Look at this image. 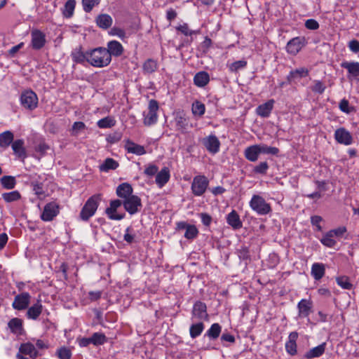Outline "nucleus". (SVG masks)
Returning <instances> with one entry per match:
<instances>
[{"instance_id":"17","label":"nucleus","mask_w":359,"mask_h":359,"mask_svg":"<svg viewBox=\"0 0 359 359\" xmlns=\"http://www.w3.org/2000/svg\"><path fill=\"white\" fill-rule=\"evenodd\" d=\"M203 144L211 154H217L220 147V142L215 135H210L203 140Z\"/></svg>"},{"instance_id":"6","label":"nucleus","mask_w":359,"mask_h":359,"mask_svg":"<svg viewBox=\"0 0 359 359\" xmlns=\"http://www.w3.org/2000/svg\"><path fill=\"white\" fill-rule=\"evenodd\" d=\"M191 320H199L200 322L209 320L207 306L205 303L201 301H196L194 304L191 311Z\"/></svg>"},{"instance_id":"64","label":"nucleus","mask_w":359,"mask_h":359,"mask_svg":"<svg viewBox=\"0 0 359 359\" xmlns=\"http://www.w3.org/2000/svg\"><path fill=\"white\" fill-rule=\"evenodd\" d=\"M348 48L354 53H359V41L353 39L348 42Z\"/></svg>"},{"instance_id":"7","label":"nucleus","mask_w":359,"mask_h":359,"mask_svg":"<svg viewBox=\"0 0 359 359\" xmlns=\"http://www.w3.org/2000/svg\"><path fill=\"white\" fill-rule=\"evenodd\" d=\"M20 103L25 109L29 110L34 109L36 108L38 104V97L36 94L31 90L22 92L20 95Z\"/></svg>"},{"instance_id":"19","label":"nucleus","mask_w":359,"mask_h":359,"mask_svg":"<svg viewBox=\"0 0 359 359\" xmlns=\"http://www.w3.org/2000/svg\"><path fill=\"white\" fill-rule=\"evenodd\" d=\"M313 307V303L310 299H302L297 304L298 316L299 318L308 317Z\"/></svg>"},{"instance_id":"38","label":"nucleus","mask_w":359,"mask_h":359,"mask_svg":"<svg viewBox=\"0 0 359 359\" xmlns=\"http://www.w3.org/2000/svg\"><path fill=\"white\" fill-rule=\"evenodd\" d=\"M309 75V70L305 67H301L292 70L287 76L289 82H291L296 78H303Z\"/></svg>"},{"instance_id":"47","label":"nucleus","mask_w":359,"mask_h":359,"mask_svg":"<svg viewBox=\"0 0 359 359\" xmlns=\"http://www.w3.org/2000/svg\"><path fill=\"white\" fill-rule=\"evenodd\" d=\"M2 198L6 202V203H12L17 201L20 199L21 195L20 192L17 190L13 191L8 193H4L2 194Z\"/></svg>"},{"instance_id":"18","label":"nucleus","mask_w":359,"mask_h":359,"mask_svg":"<svg viewBox=\"0 0 359 359\" xmlns=\"http://www.w3.org/2000/svg\"><path fill=\"white\" fill-rule=\"evenodd\" d=\"M124 149L128 153L137 156H142L147 153L144 146L136 144L130 139L125 140Z\"/></svg>"},{"instance_id":"1","label":"nucleus","mask_w":359,"mask_h":359,"mask_svg":"<svg viewBox=\"0 0 359 359\" xmlns=\"http://www.w3.org/2000/svg\"><path fill=\"white\" fill-rule=\"evenodd\" d=\"M88 62L95 67H104L111 62L110 54L106 48L99 47L88 50Z\"/></svg>"},{"instance_id":"5","label":"nucleus","mask_w":359,"mask_h":359,"mask_svg":"<svg viewBox=\"0 0 359 359\" xmlns=\"http://www.w3.org/2000/svg\"><path fill=\"white\" fill-rule=\"evenodd\" d=\"M158 103L155 100H151L149 102L148 111L144 112L143 123L147 126L155 124L158 121L157 111L158 110Z\"/></svg>"},{"instance_id":"21","label":"nucleus","mask_w":359,"mask_h":359,"mask_svg":"<svg viewBox=\"0 0 359 359\" xmlns=\"http://www.w3.org/2000/svg\"><path fill=\"white\" fill-rule=\"evenodd\" d=\"M275 103V100L271 99L267 102L259 105L256 109V113L262 118H267L270 116Z\"/></svg>"},{"instance_id":"8","label":"nucleus","mask_w":359,"mask_h":359,"mask_svg":"<svg viewBox=\"0 0 359 359\" xmlns=\"http://www.w3.org/2000/svg\"><path fill=\"white\" fill-rule=\"evenodd\" d=\"M176 230H184V237L190 241L196 238L199 233V231L195 225L188 224L184 221L178 222L176 223Z\"/></svg>"},{"instance_id":"26","label":"nucleus","mask_w":359,"mask_h":359,"mask_svg":"<svg viewBox=\"0 0 359 359\" xmlns=\"http://www.w3.org/2000/svg\"><path fill=\"white\" fill-rule=\"evenodd\" d=\"M133 191L131 185L126 182L119 184L116 190V195L123 200L133 196Z\"/></svg>"},{"instance_id":"29","label":"nucleus","mask_w":359,"mask_h":359,"mask_svg":"<svg viewBox=\"0 0 359 359\" xmlns=\"http://www.w3.org/2000/svg\"><path fill=\"white\" fill-rule=\"evenodd\" d=\"M71 56L73 61L76 63L83 64L85 62H88V50L86 52H83L81 46H79L74 49L72 52Z\"/></svg>"},{"instance_id":"15","label":"nucleus","mask_w":359,"mask_h":359,"mask_svg":"<svg viewBox=\"0 0 359 359\" xmlns=\"http://www.w3.org/2000/svg\"><path fill=\"white\" fill-rule=\"evenodd\" d=\"M334 138L338 143L344 145L348 146L353 143L351 134L344 128H340L335 130Z\"/></svg>"},{"instance_id":"30","label":"nucleus","mask_w":359,"mask_h":359,"mask_svg":"<svg viewBox=\"0 0 359 359\" xmlns=\"http://www.w3.org/2000/svg\"><path fill=\"white\" fill-rule=\"evenodd\" d=\"M325 348H326V343L323 342L321 344H320V345L310 349L309 351H307L304 355V358L306 359H313L315 358H319L325 353Z\"/></svg>"},{"instance_id":"50","label":"nucleus","mask_w":359,"mask_h":359,"mask_svg":"<svg viewBox=\"0 0 359 359\" xmlns=\"http://www.w3.org/2000/svg\"><path fill=\"white\" fill-rule=\"evenodd\" d=\"M247 66V61L241 60L228 65L229 69L231 72H237L241 69H244Z\"/></svg>"},{"instance_id":"59","label":"nucleus","mask_w":359,"mask_h":359,"mask_svg":"<svg viewBox=\"0 0 359 359\" xmlns=\"http://www.w3.org/2000/svg\"><path fill=\"white\" fill-rule=\"evenodd\" d=\"M158 168L152 163H150L146 166L144 173L149 176L152 177L158 172Z\"/></svg>"},{"instance_id":"61","label":"nucleus","mask_w":359,"mask_h":359,"mask_svg":"<svg viewBox=\"0 0 359 359\" xmlns=\"http://www.w3.org/2000/svg\"><path fill=\"white\" fill-rule=\"evenodd\" d=\"M177 29L185 36H191L196 32L191 30L187 23H184L177 27Z\"/></svg>"},{"instance_id":"62","label":"nucleus","mask_w":359,"mask_h":359,"mask_svg":"<svg viewBox=\"0 0 359 359\" xmlns=\"http://www.w3.org/2000/svg\"><path fill=\"white\" fill-rule=\"evenodd\" d=\"M305 27L308 29L316 30L319 28L318 22L314 19H309L305 22Z\"/></svg>"},{"instance_id":"42","label":"nucleus","mask_w":359,"mask_h":359,"mask_svg":"<svg viewBox=\"0 0 359 359\" xmlns=\"http://www.w3.org/2000/svg\"><path fill=\"white\" fill-rule=\"evenodd\" d=\"M191 111L194 116L201 117L205 112V106L201 102L196 100L192 104Z\"/></svg>"},{"instance_id":"51","label":"nucleus","mask_w":359,"mask_h":359,"mask_svg":"<svg viewBox=\"0 0 359 359\" xmlns=\"http://www.w3.org/2000/svg\"><path fill=\"white\" fill-rule=\"evenodd\" d=\"M92 344L95 346L102 345L107 342L106 336L101 332H95L91 337Z\"/></svg>"},{"instance_id":"9","label":"nucleus","mask_w":359,"mask_h":359,"mask_svg":"<svg viewBox=\"0 0 359 359\" xmlns=\"http://www.w3.org/2000/svg\"><path fill=\"white\" fill-rule=\"evenodd\" d=\"M123 205L130 215H135L141 210V199L137 196L133 195L123 201Z\"/></svg>"},{"instance_id":"32","label":"nucleus","mask_w":359,"mask_h":359,"mask_svg":"<svg viewBox=\"0 0 359 359\" xmlns=\"http://www.w3.org/2000/svg\"><path fill=\"white\" fill-rule=\"evenodd\" d=\"M95 22L100 28L107 29L111 26L113 23V19L109 15L104 13L99 15L96 18Z\"/></svg>"},{"instance_id":"20","label":"nucleus","mask_w":359,"mask_h":359,"mask_svg":"<svg viewBox=\"0 0 359 359\" xmlns=\"http://www.w3.org/2000/svg\"><path fill=\"white\" fill-rule=\"evenodd\" d=\"M298 336L297 332H290L288 336V339L285 343V351L292 356L295 355L297 353V340Z\"/></svg>"},{"instance_id":"63","label":"nucleus","mask_w":359,"mask_h":359,"mask_svg":"<svg viewBox=\"0 0 359 359\" xmlns=\"http://www.w3.org/2000/svg\"><path fill=\"white\" fill-rule=\"evenodd\" d=\"M121 137L122 135L120 133H114L111 135H109L107 137V140L110 144H115L121 140Z\"/></svg>"},{"instance_id":"57","label":"nucleus","mask_w":359,"mask_h":359,"mask_svg":"<svg viewBox=\"0 0 359 359\" xmlns=\"http://www.w3.org/2000/svg\"><path fill=\"white\" fill-rule=\"evenodd\" d=\"M109 34L116 36L123 41L126 38V34L124 29L117 27H112L109 31Z\"/></svg>"},{"instance_id":"2","label":"nucleus","mask_w":359,"mask_h":359,"mask_svg":"<svg viewBox=\"0 0 359 359\" xmlns=\"http://www.w3.org/2000/svg\"><path fill=\"white\" fill-rule=\"evenodd\" d=\"M101 201V196L99 194H95L90 196L83 207L82 208L80 212V217L83 221H88L91 217H93Z\"/></svg>"},{"instance_id":"31","label":"nucleus","mask_w":359,"mask_h":359,"mask_svg":"<svg viewBox=\"0 0 359 359\" xmlns=\"http://www.w3.org/2000/svg\"><path fill=\"white\" fill-rule=\"evenodd\" d=\"M210 81L209 74L205 71L196 73L194 77V83L198 87H205Z\"/></svg>"},{"instance_id":"34","label":"nucleus","mask_w":359,"mask_h":359,"mask_svg":"<svg viewBox=\"0 0 359 359\" xmlns=\"http://www.w3.org/2000/svg\"><path fill=\"white\" fill-rule=\"evenodd\" d=\"M244 155L246 159L251 162L257 161L259 156L257 144L248 147L244 151Z\"/></svg>"},{"instance_id":"39","label":"nucleus","mask_w":359,"mask_h":359,"mask_svg":"<svg viewBox=\"0 0 359 359\" xmlns=\"http://www.w3.org/2000/svg\"><path fill=\"white\" fill-rule=\"evenodd\" d=\"M13 133L9 130H6L0 134V147L6 148L13 141Z\"/></svg>"},{"instance_id":"56","label":"nucleus","mask_w":359,"mask_h":359,"mask_svg":"<svg viewBox=\"0 0 359 359\" xmlns=\"http://www.w3.org/2000/svg\"><path fill=\"white\" fill-rule=\"evenodd\" d=\"M269 169V164L267 162H260L258 165L254 167L253 172L257 174L265 175Z\"/></svg>"},{"instance_id":"3","label":"nucleus","mask_w":359,"mask_h":359,"mask_svg":"<svg viewBox=\"0 0 359 359\" xmlns=\"http://www.w3.org/2000/svg\"><path fill=\"white\" fill-rule=\"evenodd\" d=\"M249 205L259 215H266L272 211L271 205L262 196L257 194L252 196Z\"/></svg>"},{"instance_id":"22","label":"nucleus","mask_w":359,"mask_h":359,"mask_svg":"<svg viewBox=\"0 0 359 359\" xmlns=\"http://www.w3.org/2000/svg\"><path fill=\"white\" fill-rule=\"evenodd\" d=\"M107 51L110 54V58L111 59L112 56L119 57L121 56L123 51L124 48L122 44L116 40L110 41L107 44Z\"/></svg>"},{"instance_id":"45","label":"nucleus","mask_w":359,"mask_h":359,"mask_svg":"<svg viewBox=\"0 0 359 359\" xmlns=\"http://www.w3.org/2000/svg\"><path fill=\"white\" fill-rule=\"evenodd\" d=\"M144 74H151L158 68L157 62L153 59L147 60L142 66Z\"/></svg>"},{"instance_id":"25","label":"nucleus","mask_w":359,"mask_h":359,"mask_svg":"<svg viewBox=\"0 0 359 359\" xmlns=\"http://www.w3.org/2000/svg\"><path fill=\"white\" fill-rule=\"evenodd\" d=\"M43 310V306L41 304V300H37V302L34 304L32 306H30L26 313V316L28 319L31 320H36L41 314Z\"/></svg>"},{"instance_id":"60","label":"nucleus","mask_w":359,"mask_h":359,"mask_svg":"<svg viewBox=\"0 0 359 359\" xmlns=\"http://www.w3.org/2000/svg\"><path fill=\"white\" fill-rule=\"evenodd\" d=\"M325 86L322 81L319 80H315L314 86L312 87V90L315 93L322 94L325 91Z\"/></svg>"},{"instance_id":"43","label":"nucleus","mask_w":359,"mask_h":359,"mask_svg":"<svg viewBox=\"0 0 359 359\" xmlns=\"http://www.w3.org/2000/svg\"><path fill=\"white\" fill-rule=\"evenodd\" d=\"M0 182L2 187L7 189H12L15 187L16 180L15 177L11 175H5L1 177Z\"/></svg>"},{"instance_id":"58","label":"nucleus","mask_w":359,"mask_h":359,"mask_svg":"<svg viewBox=\"0 0 359 359\" xmlns=\"http://www.w3.org/2000/svg\"><path fill=\"white\" fill-rule=\"evenodd\" d=\"M339 108L346 114H350L353 110V107L349 106V102L346 99H342L340 101Z\"/></svg>"},{"instance_id":"11","label":"nucleus","mask_w":359,"mask_h":359,"mask_svg":"<svg viewBox=\"0 0 359 359\" xmlns=\"http://www.w3.org/2000/svg\"><path fill=\"white\" fill-rule=\"evenodd\" d=\"M31 295L28 292H22L15 297L12 306L18 311L25 310L28 307Z\"/></svg>"},{"instance_id":"27","label":"nucleus","mask_w":359,"mask_h":359,"mask_svg":"<svg viewBox=\"0 0 359 359\" xmlns=\"http://www.w3.org/2000/svg\"><path fill=\"white\" fill-rule=\"evenodd\" d=\"M325 273V265L323 263L315 262L311 269V275L316 280H320Z\"/></svg>"},{"instance_id":"44","label":"nucleus","mask_w":359,"mask_h":359,"mask_svg":"<svg viewBox=\"0 0 359 359\" xmlns=\"http://www.w3.org/2000/svg\"><path fill=\"white\" fill-rule=\"evenodd\" d=\"M259 154H271L276 156L279 153V149L277 147H270L264 144H257Z\"/></svg>"},{"instance_id":"28","label":"nucleus","mask_w":359,"mask_h":359,"mask_svg":"<svg viewBox=\"0 0 359 359\" xmlns=\"http://www.w3.org/2000/svg\"><path fill=\"white\" fill-rule=\"evenodd\" d=\"M12 333L16 335H21L24 332L23 321L18 318H12L8 323Z\"/></svg>"},{"instance_id":"41","label":"nucleus","mask_w":359,"mask_h":359,"mask_svg":"<svg viewBox=\"0 0 359 359\" xmlns=\"http://www.w3.org/2000/svg\"><path fill=\"white\" fill-rule=\"evenodd\" d=\"M204 324L203 322L194 323L190 326L189 334L192 339H195L201 334L204 330Z\"/></svg>"},{"instance_id":"52","label":"nucleus","mask_w":359,"mask_h":359,"mask_svg":"<svg viewBox=\"0 0 359 359\" xmlns=\"http://www.w3.org/2000/svg\"><path fill=\"white\" fill-rule=\"evenodd\" d=\"M336 282L338 285L345 290H351L353 287V285L350 283L349 278L347 276L337 277Z\"/></svg>"},{"instance_id":"40","label":"nucleus","mask_w":359,"mask_h":359,"mask_svg":"<svg viewBox=\"0 0 359 359\" xmlns=\"http://www.w3.org/2000/svg\"><path fill=\"white\" fill-rule=\"evenodd\" d=\"M76 7L75 0H68L65 4L64 8H62V15L67 18H70L73 16L74 9Z\"/></svg>"},{"instance_id":"48","label":"nucleus","mask_w":359,"mask_h":359,"mask_svg":"<svg viewBox=\"0 0 359 359\" xmlns=\"http://www.w3.org/2000/svg\"><path fill=\"white\" fill-rule=\"evenodd\" d=\"M320 242L323 245L328 248H333L337 244V241L334 240V237L332 235V233L327 232L323 238L320 239Z\"/></svg>"},{"instance_id":"46","label":"nucleus","mask_w":359,"mask_h":359,"mask_svg":"<svg viewBox=\"0 0 359 359\" xmlns=\"http://www.w3.org/2000/svg\"><path fill=\"white\" fill-rule=\"evenodd\" d=\"M222 327L218 323H213L206 332L205 335L210 339H215L219 336Z\"/></svg>"},{"instance_id":"14","label":"nucleus","mask_w":359,"mask_h":359,"mask_svg":"<svg viewBox=\"0 0 359 359\" xmlns=\"http://www.w3.org/2000/svg\"><path fill=\"white\" fill-rule=\"evenodd\" d=\"M31 44L34 50H40L42 48L46 42V35L43 32L39 29H33L31 32Z\"/></svg>"},{"instance_id":"23","label":"nucleus","mask_w":359,"mask_h":359,"mask_svg":"<svg viewBox=\"0 0 359 359\" xmlns=\"http://www.w3.org/2000/svg\"><path fill=\"white\" fill-rule=\"evenodd\" d=\"M19 353L28 355L32 359L36 358L38 356L41 355L35 346L31 342L23 343L20 345L19 348Z\"/></svg>"},{"instance_id":"16","label":"nucleus","mask_w":359,"mask_h":359,"mask_svg":"<svg viewBox=\"0 0 359 359\" xmlns=\"http://www.w3.org/2000/svg\"><path fill=\"white\" fill-rule=\"evenodd\" d=\"M341 67L347 70L348 74V79L349 80L355 79L357 81V79L359 76V62H358L344 61L341 63Z\"/></svg>"},{"instance_id":"37","label":"nucleus","mask_w":359,"mask_h":359,"mask_svg":"<svg viewBox=\"0 0 359 359\" xmlns=\"http://www.w3.org/2000/svg\"><path fill=\"white\" fill-rule=\"evenodd\" d=\"M118 163L111 158H106L104 162L99 166L100 170L107 172L110 170H115L118 167Z\"/></svg>"},{"instance_id":"24","label":"nucleus","mask_w":359,"mask_h":359,"mask_svg":"<svg viewBox=\"0 0 359 359\" xmlns=\"http://www.w3.org/2000/svg\"><path fill=\"white\" fill-rule=\"evenodd\" d=\"M226 220L227 224L233 230L240 229L243 226V222L241 220L240 216L235 210H233L226 215Z\"/></svg>"},{"instance_id":"33","label":"nucleus","mask_w":359,"mask_h":359,"mask_svg":"<svg viewBox=\"0 0 359 359\" xmlns=\"http://www.w3.org/2000/svg\"><path fill=\"white\" fill-rule=\"evenodd\" d=\"M170 171L168 168H163L161 170L156 173V183L158 187L162 188L170 179Z\"/></svg>"},{"instance_id":"13","label":"nucleus","mask_w":359,"mask_h":359,"mask_svg":"<svg viewBox=\"0 0 359 359\" xmlns=\"http://www.w3.org/2000/svg\"><path fill=\"white\" fill-rule=\"evenodd\" d=\"M123 205V201L116 199L113 200L110 202L109 207H108L105 212L107 215L108 217L112 220H121L124 218L125 214H118L116 213L117 209Z\"/></svg>"},{"instance_id":"36","label":"nucleus","mask_w":359,"mask_h":359,"mask_svg":"<svg viewBox=\"0 0 359 359\" xmlns=\"http://www.w3.org/2000/svg\"><path fill=\"white\" fill-rule=\"evenodd\" d=\"M176 127L182 133H187L188 130L193 127L191 123L184 116H180L176 118Z\"/></svg>"},{"instance_id":"54","label":"nucleus","mask_w":359,"mask_h":359,"mask_svg":"<svg viewBox=\"0 0 359 359\" xmlns=\"http://www.w3.org/2000/svg\"><path fill=\"white\" fill-rule=\"evenodd\" d=\"M32 185L33 187V191L39 198L44 197L45 191L42 183L39 182H32Z\"/></svg>"},{"instance_id":"35","label":"nucleus","mask_w":359,"mask_h":359,"mask_svg":"<svg viewBox=\"0 0 359 359\" xmlns=\"http://www.w3.org/2000/svg\"><path fill=\"white\" fill-rule=\"evenodd\" d=\"M24 143L23 140H16L11 143V147L14 154L20 158H25L26 156Z\"/></svg>"},{"instance_id":"55","label":"nucleus","mask_w":359,"mask_h":359,"mask_svg":"<svg viewBox=\"0 0 359 359\" xmlns=\"http://www.w3.org/2000/svg\"><path fill=\"white\" fill-rule=\"evenodd\" d=\"M56 354L59 359H71L72 358L71 351L65 346L58 348Z\"/></svg>"},{"instance_id":"10","label":"nucleus","mask_w":359,"mask_h":359,"mask_svg":"<svg viewBox=\"0 0 359 359\" xmlns=\"http://www.w3.org/2000/svg\"><path fill=\"white\" fill-rule=\"evenodd\" d=\"M60 212V206L55 202L47 203L41 215V219L44 222L52 221Z\"/></svg>"},{"instance_id":"53","label":"nucleus","mask_w":359,"mask_h":359,"mask_svg":"<svg viewBox=\"0 0 359 359\" xmlns=\"http://www.w3.org/2000/svg\"><path fill=\"white\" fill-rule=\"evenodd\" d=\"M100 2V0H82L83 9L86 13H90Z\"/></svg>"},{"instance_id":"49","label":"nucleus","mask_w":359,"mask_h":359,"mask_svg":"<svg viewBox=\"0 0 359 359\" xmlns=\"http://www.w3.org/2000/svg\"><path fill=\"white\" fill-rule=\"evenodd\" d=\"M115 123L116 121L113 118L110 116H107L99 120L97 122V126L100 128H109L114 126L115 125Z\"/></svg>"},{"instance_id":"12","label":"nucleus","mask_w":359,"mask_h":359,"mask_svg":"<svg viewBox=\"0 0 359 359\" xmlns=\"http://www.w3.org/2000/svg\"><path fill=\"white\" fill-rule=\"evenodd\" d=\"M305 44V39L304 37H294L287 42L286 50L289 54L296 55Z\"/></svg>"},{"instance_id":"4","label":"nucleus","mask_w":359,"mask_h":359,"mask_svg":"<svg viewBox=\"0 0 359 359\" xmlns=\"http://www.w3.org/2000/svg\"><path fill=\"white\" fill-rule=\"evenodd\" d=\"M209 180L205 175H198L193 178L191 185L192 194L195 196H201L206 191Z\"/></svg>"}]
</instances>
